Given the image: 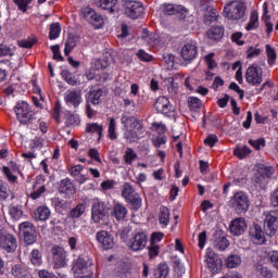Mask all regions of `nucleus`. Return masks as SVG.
Returning <instances> with one entry per match:
<instances>
[{
	"label": "nucleus",
	"instance_id": "obj_1",
	"mask_svg": "<svg viewBox=\"0 0 278 278\" xmlns=\"http://www.w3.org/2000/svg\"><path fill=\"white\" fill-rule=\"evenodd\" d=\"M121 123L124 125V138L127 142H138L140 138H144V126L138 118L134 116H122Z\"/></svg>",
	"mask_w": 278,
	"mask_h": 278
},
{
	"label": "nucleus",
	"instance_id": "obj_2",
	"mask_svg": "<svg viewBox=\"0 0 278 278\" xmlns=\"http://www.w3.org/2000/svg\"><path fill=\"white\" fill-rule=\"evenodd\" d=\"M247 12V4L242 1H230L224 7V16L228 21H241L244 18Z\"/></svg>",
	"mask_w": 278,
	"mask_h": 278
},
{
	"label": "nucleus",
	"instance_id": "obj_3",
	"mask_svg": "<svg viewBox=\"0 0 278 278\" xmlns=\"http://www.w3.org/2000/svg\"><path fill=\"white\" fill-rule=\"evenodd\" d=\"M247 84L250 86H261L264 81V70L257 63L251 64L244 74Z\"/></svg>",
	"mask_w": 278,
	"mask_h": 278
},
{
	"label": "nucleus",
	"instance_id": "obj_4",
	"mask_svg": "<svg viewBox=\"0 0 278 278\" xmlns=\"http://www.w3.org/2000/svg\"><path fill=\"white\" fill-rule=\"evenodd\" d=\"M231 203L237 214H247V212H249V195L243 191L236 192L232 195Z\"/></svg>",
	"mask_w": 278,
	"mask_h": 278
},
{
	"label": "nucleus",
	"instance_id": "obj_5",
	"mask_svg": "<svg viewBox=\"0 0 278 278\" xmlns=\"http://www.w3.org/2000/svg\"><path fill=\"white\" fill-rule=\"evenodd\" d=\"M154 108L159 114H164V116H168V118H173L175 114H177L175 106L170 104V100L164 96L157 98Z\"/></svg>",
	"mask_w": 278,
	"mask_h": 278
},
{
	"label": "nucleus",
	"instance_id": "obj_6",
	"mask_svg": "<svg viewBox=\"0 0 278 278\" xmlns=\"http://www.w3.org/2000/svg\"><path fill=\"white\" fill-rule=\"evenodd\" d=\"M16 247V237L5 230H0V249L7 253H14Z\"/></svg>",
	"mask_w": 278,
	"mask_h": 278
},
{
	"label": "nucleus",
	"instance_id": "obj_7",
	"mask_svg": "<svg viewBox=\"0 0 278 278\" xmlns=\"http://www.w3.org/2000/svg\"><path fill=\"white\" fill-rule=\"evenodd\" d=\"M108 215V208L105 207V202L100 199H93V204L91 207V220L92 223L99 224Z\"/></svg>",
	"mask_w": 278,
	"mask_h": 278
},
{
	"label": "nucleus",
	"instance_id": "obj_8",
	"mask_svg": "<svg viewBox=\"0 0 278 278\" xmlns=\"http://www.w3.org/2000/svg\"><path fill=\"white\" fill-rule=\"evenodd\" d=\"M14 112H15L16 117L20 121V123H22L24 125H27V123H29V119L33 116L31 108L25 101L17 102L14 108Z\"/></svg>",
	"mask_w": 278,
	"mask_h": 278
},
{
	"label": "nucleus",
	"instance_id": "obj_9",
	"mask_svg": "<svg viewBox=\"0 0 278 278\" xmlns=\"http://www.w3.org/2000/svg\"><path fill=\"white\" fill-rule=\"evenodd\" d=\"M47 192V185L45 184V177L37 176L35 181L33 182L31 188L27 190V194L29 199L36 200L40 199L42 194Z\"/></svg>",
	"mask_w": 278,
	"mask_h": 278
},
{
	"label": "nucleus",
	"instance_id": "obj_10",
	"mask_svg": "<svg viewBox=\"0 0 278 278\" xmlns=\"http://www.w3.org/2000/svg\"><path fill=\"white\" fill-rule=\"evenodd\" d=\"M54 268H64L68 263L66 250L62 247H53L51 250Z\"/></svg>",
	"mask_w": 278,
	"mask_h": 278
},
{
	"label": "nucleus",
	"instance_id": "obj_11",
	"mask_svg": "<svg viewBox=\"0 0 278 278\" xmlns=\"http://www.w3.org/2000/svg\"><path fill=\"white\" fill-rule=\"evenodd\" d=\"M205 262L208 270H211L213 275L220 273V268H222L220 258L217 256L216 252L212 251V249L210 248L206 249Z\"/></svg>",
	"mask_w": 278,
	"mask_h": 278
},
{
	"label": "nucleus",
	"instance_id": "obj_12",
	"mask_svg": "<svg viewBox=\"0 0 278 278\" xmlns=\"http://www.w3.org/2000/svg\"><path fill=\"white\" fill-rule=\"evenodd\" d=\"M264 227L267 236H275L278 229V212L270 211L265 215Z\"/></svg>",
	"mask_w": 278,
	"mask_h": 278
},
{
	"label": "nucleus",
	"instance_id": "obj_13",
	"mask_svg": "<svg viewBox=\"0 0 278 278\" xmlns=\"http://www.w3.org/2000/svg\"><path fill=\"white\" fill-rule=\"evenodd\" d=\"M64 101L68 108H79L81 105L84 98H81V90L70 89L64 93Z\"/></svg>",
	"mask_w": 278,
	"mask_h": 278
},
{
	"label": "nucleus",
	"instance_id": "obj_14",
	"mask_svg": "<svg viewBox=\"0 0 278 278\" xmlns=\"http://www.w3.org/2000/svg\"><path fill=\"white\" fill-rule=\"evenodd\" d=\"M199 54V48L197 47V41H189L185 43L180 50V56L185 62H192Z\"/></svg>",
	"mask_w": 278,
	"mask_h": 278
},
{
	"label": "nucleus",
	"instance_id": "obj_15",
	"mask_svg": "<svg viewBox=\"0 0 278 278\" xmlns=\"http://www.w3.org/2000/svg\"><path fill=\"white\" fill-rule=\"evenodd\" d=\"M20 233L24 237L26 244H34L36 242V229H34V224L29 222H24L20 224Z\"/></svg>",
	"mask_w": 278,
	"mask_h": 278
},
{
	"label": "nucleus",
	"instance_id": "obj_16",
	"mask_svg": "<svg viewBox=\"0 0 278 278\" xmlns=\"http://www.w3.org/2000/svg\"><path fill=\"white\" fill-rule=\"evenodd\" d=\"M142 12H144L142 2L127 1L125 3V14H127V16H129V18H140V16H142Z\"/></svg>",
	"mask_w": 278,
	"mask_h": 278
},
{
	"label": "nucleus",
	"instance_id": "obj_17",
	"mask_svg": "<svg viewBox=\"0 0 278 278\" xmlns=\"http://www.w3.org/2000/svg\"><path fill=\"white\" fill-rule=\"evenodd\" d=\"M90 266H92V260H90L89 257L79 256L72 268L74 277L86 275V270H88Z\"/></svg>",
	"mask_w": 278,
	"mask_h": 278
},
{
	"label": "nucleus",
	"instance_id": "obj_18",
	"mask_svg": "<svg viewBox=\"0 0 278 278\" xmlns=\"http://www.w3.org/2000/svg\"><path fill=\"white\" fill-rule=\"evenodd\" d=\"M96 240L106 251L114 248V236L105 230L98 231L96 235Z\"/></svg>",
	"mask_w": 278,
	"mask_h": 278
},
{
	"label": "nucleus",
	"instance_id": "obj_19",
	"mask_svg": "<svg viewBox=\"0 0 278 278\" xmlns=\"http://www.w3.org/2000/svg\"><path fill=\"white\" fill-rule=\"evenodd\" d=\"M247 219H244V217H237L231 220L229 225V230L232 236H242V233L247 231Z\"/></svg>",
	"mask_w": 278,
	"mask_h": 278
},
{
	"label": "nucleus",
	"instance_id": "obj_20",
	"mask_svg": "<svg viewBox=\"0 0 278 278\" xmlns=\"http://www.w3.org/2000/svg\"><path fill=\"white\" fill-rule=\"evenodd\" d=\"M2 173L5 175L10 184H16V179L18 178L13 173H17L18 175H21V167L18 166V164H16V162L10 161L9 167L8 166L2 167Z\"/></svg>",
	"mask_w": 278,
	"mask_h": 278
},
{
	"label": "nucleus",
	"instance_id": "obj_21",
	"mask_svg": "<svg viewBox=\"0 0 278 278\" xmlns=\"http://www.w3.org/2000/svg\"><path fill=\"white\" fill-rule=\"evenodd\" d=\"M250 238L254 244H264L266 242V235H264L262 226L254 224L250 228Z\"/></svg>",
	"mask_w": 278,
	"mask_h": 278
},
{
	"label": "nucleus",
	"instance_id": "obj_22",
	"mask_svg": "<svg viewBox=\"0 0 278 278\" xmlns=\"http://www.w3.org/2000/svg\"><path fill=\"white\" fill-rule=\"evenodd\" d=\"M161 10L166 16H173L174 14H186V12H188L184 5L173 3H165L161 5Z\"/></svg>",
	"mask_w": 278,
	"mask_h": 278
},
{
	"label": "nucleus",
	"instance_id": "obj_23",
	"mask_svg": "<svg viewBox=\"0 0 278 278\" xmlns=\"http://www.w3.org/2000/svg\"><path fill=\"white\" fill-rule=\"evenodd\" d=\"M147 247V235L138 232L130 241V249L132 251H142Z\"/></svg>",
	"mask_w": 278,
	"mask_h": 278
},
{
	"label": "nucleus",
	"instance_id": "obj_24",
	"mask_svg": "<svg viewBox=\"0 0 278 278\" xmlns=\"http://www.w3.org/2000/svg\"><path fill=\"white\" fill-rule=\"evenodd\" d=\"M84 170V165H74L70 167L68 173L78 181V184H86L88 181V178L86 175H83L81 172Z\"/></svg>",
	"mask_w": 278,
	"mask_h": 278
},
{
	"label": "nucleus",
	"instance_id": "obj_25",
	"mask_svg": "<svg viewBox=\"0 0 278 278\" xmlns=\"http://www.w3.org/2000/svg\"><path fill=\"white\" fill-rule=\"evenodd\" d=\"M136 188H134L132 184L124 182L122 186V197L125 199V201H128L129 199H132L134 197H137Z\"/></svg>",
	"mask_w": 278,
	"mask_h": 278
},
{
	"label": "nucleus",
	"instance_id": "obj_26",
	"mask_svg": "<svg viewBox=\"0 0 278 278\" xmlns=\"http://www.w3.org/2000/svg\"><path fill=\"white\" fill-rule=\"evenodd\" d=\"M49 216H51V210H49L47 206H39L34 212L35 220H49Z\"/></svg>",
	"mask_w": 278,
	"mask_h": 278
},
{
	"label": "nucleus",
	"instance_id": "obj_27",
	"mask_svg": "<svg viewBox=\"0 0 278 278\" xmlns=\"http://www.w3.org/2000/svg\"><path fill=\"white\" fill-rule=\"evenodd\" d=\"M159 223L162 227H168V224L170 223V212L168 211V207L162 206L160 208Z\"/></svg>",
	"mask_w": 278,
	"mask_h": 278
},
{
	"label": "nucleus",
	"instance_id": "obj_28",
	"mask_svg": "<svg viewBox=\"0 0 278 278\" xmlns=\"http://www.w3.org/2000/svg\"><path fill=\"white\" fill-rule=\"evenodd\" d=\"M113 216L116 220H125L127 216V207L121 203L115 204L113 206Z\"/></svg>",
	"mask_w": 278,
	"mask_h": 278
},
{
	"label": "nucleus",
	"instance_id": "obj_29",
	"mask_svg": "<svg viewBox=\"0 0 278 278\" xmlns=\"http://www.w3.org/2000/svg\"><path fill=\"white\" fill-rule=\"evenodd\" d=\"M225 36V28L222 26H212L211 29L207 31V37L211 40H220Z\"/></svg>",
	"mask_w": 278,
	"mask_h": 278
},
{
	"label": "nucleus",
	"instance_id": "obj_30",
	"mask_svg": "<svg viewBox=\"0 0 278 278\" xmlns=\"http://www.w3.org/2000/svg\"><path fill=\"white\" fill-rule=\"evenodd\" d=\"M59 190L63 194H75V186H73V182L68 178L61 181Z\"/></svg>",
	"mask_w": 278,
	"mask_h": 278
},
{
	"label": "nucleus",
	"instance_id": "obj_31",
	"mask_svg": "<svg viewBox=\"0 0 278 278\" xmlns=\"http://www.w3.org/2000/svg\"><path fill=\"white\" fill-rule=\"evenodd\" d=\"M110 64H112V56L110 54H104L103 59H98L94 62V66L97 68V71H103L105 68H108V66H110Z\"/></svg>",
	"mask_w": 278,
	"mask_h": 278
},
{
	"label": "nucleus",
	"instance_id": "obj_32",
	"mask_svg": "<svg viewBox=\"0 0 278 278\" xmlns=\"http://www.w3.org/2000/svg\"><path fill=\"white\" fill-rule=\"evenodd\" d=\"M218 18V12L212 9V7H207L204 13V23L205 25H212Z\"/></svg>",
	"mask_w": 278,
	"mask_h": 278
},
{
	"label": "nucleus",
	"instance_id": "obj_33",
	"mask_svg": "<svg viewBox=\"0 0 278 278\" xmlns=\"http://www.w3.org/2000/svg\"><path fill=\"white\" fill-rule=\"evenodd\" d=\"M11 273L15 278H29V275H27V269L21 264L13 265Z\"/></svg>",
	"mask_w": 278,
	"mask_h": 278
},
{
	"label": "nucleus",
	"instance_id": "obj_34",
	"mask_svg": "<svg viewBox=\"0 0 278 278\" xmlns=\"http://www.w3.org/2000/svg\"><path fill=\"white\" fill-rule=\"evenodd\" d=\"M260 27V16L257 15V12H252L250 16V21L248 25L245 26L247 31H253V29H257Z\"/></svg>",
	"mask_w": 278,
	"mask_h": 278
},
{
	"label": "nucleus",
	"instance_id": "obj_35",
	"mask_svg": "<svg viewBox=\"0 0 278 278\" xmlns=\"http://www.w3.org/2000/svg\"><path fill=\"white\" fill-rule=\"evenodd\" d=\"M116 3H118V0H98V8L108 12H114Z\"/></svg>",
	"mask_w": 278,
	"mask_h": 278
},
{
	"label": "nucleus",
	"instance_id": "obj_36",
	"mask_svg": "<svg viewBox=\"0 0 278 278\" xmlns=\"http://www.w3.org/2000/svg\"><path fill=\"white\" fill-rule=\"evenodd\" d=\"M136 160H138L136 151L132 148H127L124 154L125 164L131 166Z\"/></svg>",
	"mask_w": 278,
	"mask_h": 278
},
{
	"label": "nucleus",
	"instance_id": "obj_37",
	"mask_svg": "<svg viewBox=\"0 0 278 278\" xmlns=\"http://www.w3.org/2000/svg\"><path fill=\"white\" fill-rule=\"evenodd\" d=\"M86 131L87 134H97L100 139L103 136V126L97 123H89L86 125Z\"/></svg>",
	"mask_w": 278,
	"mask_h": 278
},
{
	"label": "nucleus",
	"instance_id": "obj_38",
	"mask_svg": "<svg viewBox=\"0 0 278 278\" xmlns=\"http://www.w3.org/2000/svg\"><path fill=\"white\" fill-rule=\"evenodd\" d=\"M233 153L236 157H239V160H244L248 155H251L252 150L249 148V146H242V147H237L233 150Z\"/></svg>",
	"mask_w": 278,
	"mask_h": 278
},
{
	"label": "nucleus",
	"instance_id": "obj_39",
	"mask_svg": "<svg viewBox=\"0 0 278 278\" xmlns=\"http://www.w3.org/2000/svg\"><path fill=\"white\" fill-rule=\"evenodd\" d=\"M101 97H103V91L101 89H93L89 92V101L93 105H99L101 103Z\"/></svg>",
	"mask_w": 278,
	"mask_h": 278
},
{
	"label": "nucleus",
	"instance_id": "obj_40",
	"mask_svg": "<svg viewBox=\"0 0 278 278\" xmlns=\"http://www.w3.org/2000/svg\"><path fill=\"white\" fill-rule=\"evenodd\" d=\"M126 202L129 203L131 210H134L135 212H138V210L142 207V198H140L139 193H137V195H134L129 200H126Z\"/></svg>",
	"mask_w": 278,
	"mask_h": 278
},
{
	"label": "nucleus",
	"instance_id": "obj_41",
	"mask_svg": "<svg viewBox=\"0 0 278 278\" xmlns=\"http://www.w3.org/2000/svg\"><path fill=\"white\" fill-rule=\"evenodd\" d=\"M263 21L267 27V34L273 33V23H270V17L268 16V4L266 2L263 4Z\"/></svg>",
	"mask_w": 278,
	"mask_h": 278
},
{
	"label": "nucleus",
	"instance_id": "obj_42",
	"mask_svg": "<svg viewBox=\"0 0 278 278\" xmlns=\"http://www.w3.org/2000/svg\"><path fill=\"white\" fill-rule=\"evenodd\" d=\"M242 264V258L239 255L232 254L226 260V266L228 268H238Z\"/></svg>",
	"mask_w": 278,
	"mask_h": 278
},
{
	"label": "nucleus",
	"instance_id": "obj_43",
	"mask_svg": "<svg viewBox=\"0 0 278 278\" xmlns=\"http://www.w3.org/2000/svg\"><path fill=\"white\" fill-rule=\"evenodd\" d=\"M60 34H62V26L60 25V23H53L50 26V40H56V38H60Z\"/></svg>",
	"mask_w": 278,
	"mask_h": 278
},
{
	"label": "nucleus",
	"instance_id": "obj_44",
	"mask_svg": "<svg viewBox=\"0 0 278 278\" xmlns=\"http://www.w3.org/2000/svg\"><path fill=\"white\" fill-rule=\"evenodd\" d=\"M29 260L34 266L42 265V254L39 250H33L29 255Z\"/></svg>",
	"mask_w": 278,
	"mask_h": 278
},
{
	"label": "nucleus",
	"instance_id": "obj_45",
	"mask_svg": "<svg viewBox=\"0 0 278 278\" xmlns=\"http://www.w3.org/2000/svg\"><path fill=\"white\" fill-rule=\"evenodd\" d=\"M84 212H86V204L85 203H80L77 204L71 212H70V216L72 218H79L80 216L84 215Z\"/></svg>",
	"mask_w": 278,
	"mask_h": 278
},
{
	"label": "nucleus",
	"instance_id": "obj_46",
	"mask_svg": "<svg viewBox=\"0 0 278 278\" xmlns=\"http://www.w3.org/2000/svg\"><path fill=\"white\" fill-rule=\"evenodd\" d=\"M89 23L96 28L101 29L103 25H105V21L103 20V16L99 15L98 13H94V15L89 20Z\"/></svg>",
	"mask_w": 278,
	"mask_h": 278
},
{
	"label": "nucleus",
	"instance_id": "obj_47",
	"mask_svg": "<svg viewBox=\"0 0 278 278\" xmlns=\"http://www.w3.org/2000/svg\"><path fill=\"white\" fill-rule=\"evenodd\" d=\"M12 191L10 190V186L8 185V182L0 179V199H2V201H5V199H8Z\"/></svg>",
	"mask_w": 278,
	"mask_h": 278
},
{
	"label": "nucleus",
	"instance_id": "obj_48",
	"mask_svg": "<svg viewBox=\"0 0 278 278\" xmlns=\"http://www.w3.org/2000/svg\"><path fill=\"white\" fill-rule=\"evenodd\" d=\"M65 116H66V125L73 126V125H79V123H81V119H79V115L71 111H68L65 114Z\"/></svg>",
	"mask_w": 278,
	"mask_h": 278
},
{
	"label": "nucleus",
	"instance_id": "obj_49",
	"mask_svg": "<svg viewBox=\"0 0 278 278\" xmlns=\"http://www.w3.org/2000/svg\"><path fill=\"white\" fill-rule=\"evenodd\" d=\"M266 53H267V62L270 66L275 65L277 62V52L270 46H266Z\"/></svg>",
	"mask_w": 278,
	"mask_h": 278
},
{
	"label": "nucleus",
	"instance_id": "obj_50",
	"mask_svg": "<svg viewBox=\"0 0 278 278\" xmlns=\"http://www.w3.org/2000/svg\"><path fill=\"white\" fill-rule=\"evenodd\" d=\"M96 13H97V11H94L90 7H86L80 10V16L83 18H86L88 21V23H90V21L92 20V17L94 16Z\"/></svg>",
	"mask_w": 278,
	"mask_h": 278
},
{
	"label": "nucleus",
	"instance_id": "obj_51",
	"mask_svg": "<svg viewBox=\"0 0 278 278\" xmlns=\"http://www.w3.org/2000/svg\"><path fill=\"white\" fill-rule=\"evenodd\" d=\"M189 109L193 112H197V110H201V100L197 97H190L188 100Z\"/></svg>",
	"mask_w": 278,
	"mask_h": 278
},
{
	"label": "nucleus",
	"instance_id": "obj_52",
	"mask_svg": "<svg viewBox=\"0 0 278 278\" xmlns=\"http://www.w3.org/2000/svg\"><path fill=\"white\" fill-rule=\"evenodd\" d=\"M109 138L111 140H116L117 136H116V121L111 117L110 122H109Z\"/></svg>",
	"mask_w": 278,
	"mask_h": 278
},
{
	"label": "nucleus",
	"instance_id": "obj_53",
	"mask_svg": "<svg viewBox=\"0 0 278 278\" xmlns=\"http://www.w3.org/2000/svg\"><path fill=\"white\" fill-rule=\"evenodd\" d=\"M249 144H251V147H253V149H255L256 151H260L264 149V147H266V140H264V138H260L256 140L250 139Z\"/></svg>",
	"mask_w": 278,
	"mask_h": 278
},
{
	"label": "nucleus",
	"instance_id": "obj_54",
	"mask_svg": "<svg viewBox=\"0 0 278 278\" xmlns=\"http://www.w3.org/2000/svg\"><path fill=\"white\" fill-rule=\"evenodd\" d=\"M9 214L13 220H20V218L23 217V211L20 208V206H11Z\"/></svg>",
	"mask_w": 278,
	"mask_h": 278
},
{
	"label": "nucleus",
	"instance_id": "obj_55",
	"mask_svg": "<svg viewBox=\"0 0 278 278\" xmlns=\"http://www.w3.org/2000/svg\"><path fill=\"white\" fill-rule=\"evenodd\" d=\"M168 277V265H161L154 273V278Z\"/></svg>",
	"mask_w": 278,
	"mask_h": 278
},
{
	"label": "nucleus",
	"instance_id": "obj_56",
	"mask_svg": "<svg viewBox=\"0 0 278 278\" xmlns=\"http://www.w3.org/2000/svg\"><path fill=\"white\" fill-rule=\"evenodd\" d=\"M242 31L233 33L230 37L231 42H235V45H238V47H242L244 45V39H242Z\"/></svg>",
	"mask_w": 278,
	"mask_h": 278
},
{
	"label": "nucleus",
	"instance_id": "obj_57",
	"mask_svg": "<svg viewBox=\"0 0 278 278\" xmlns=\"http://www.w3.org/2000/svg\"><path fill=\"white\" fill-rule=\"evenodd\" d=\"M146 42H148V45H151L152 47H157L160 45V35L153 33L150 34L146 37Z\"/></svg>",
	"mask_w": 278,
	"mask_h": 278
},
{
	"label": "nucleus",
	"instance_id": "obj_58",
	"mask_svg": "<svg viewBox=\"0 0 278 278\" xmlns=\"http://www.w3.org/2000/svg\"><path fill=\"white\" fill-rule=\"evenodd\" d=\"M206 66L213 71V68H216L217 64L216 61H214V52H211L204 56Z\"/></svg>",
	"mask_w": 278,
	"mask_h": 278
},
{
	"label": "nucleus",
	"instance_id": "obj_59",
	"mask_svg": "<svg viewBox=\"0 0 278 278\" xmlns=\"http://www.w3.org/2000/svg\"><path fill=\"white\" fill-rule=\"evenodd\" d=\"M167 141H168V139L166 138V136H161V137L159 136V137L152 139L153 146L156 149H160V148L166 146Z\"/></svg>",
	"mask_w": 278,
	"mask_h": 278
},
{
	"label": "nucleus",
	"instance_id": "obj_60",
	"mask_svg": "<svg viewBox=\"0 0 278 278\" xmlns=\"http://www.w3.org/2000/svg\"><path fill=\"white\" fill-rule=\"evenodd\" d=\"M152 131H157L160 135L166 134V125L162 122H154L151 126Z\"/></svg>",
	"mask_w": 278,
	"mask_h": 278
},
{
	"label": "nucleus",
	"instance_id": "obj_61",
	"mask_svg": "<svg viewBox=\"0 0 278 278\" xmlns=\"http://www.w3.org/2000/svg\"><path fill=\"white\" fill-rule=\"evenodd\" d=\"M216 247L219 251H225V249H227V247H229V240H227V238H225V237H219L216 240Z\"/></svg>",
	"mask_w": 278,
	"mask_h": 278
},
{
	"label": "nucleus",
	"instance_id": "obj_62",
	"mask_svg": "<svg viewBox=\"0 0 278 278\" xmlns=\"http://www.w3.org/2000/svg\"><path fill=\"white\" fill-rule=\"evenodd\" d=\"M114 186H116V181L109 179L102 181L100 188L103 190V192H108V190H114Z\"/></svg>",
	"mask_w": 278,
	"mask_h": 278
},
{
	"label": "nucleus",
	"instance_id": "obj_63",
	"mask_svg": "<svg viewBox=\"0 0 278 278\" xmlns=\"http://www.w3.org/2000/svg\"><path fill=\"white\" fill-rule=\"evenodd\" d=\"M75 49V39L70 38L65 42L64 53L68 55Z\"/></svg>",
	"mask_w": 278,
	"mask_h": 278
},
{
	"label": "nucleus",
	"instance_id": "obj_64",
	"mask_svg": "<svg viewBox=\"0 0 278 278\" xmlns=\"http://www.w3.org/2000/svg\"><path fill=\"white\" fill-rule=\"evenodd\" d=\"M260 53H262V51L258 48L250 47L247 50V58L249 60H253V58H257V55H260Z\"/></svg>",
	"mask_w": 278,
	"mask_h": 278
}]
</instances>
